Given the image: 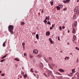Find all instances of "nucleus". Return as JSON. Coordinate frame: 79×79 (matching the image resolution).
<instances>
[{"instance_id":"1","label":"nucleus","mask_w":79,"mask_h":79,"mask_svg":"<svg viewBox=\"0 0 79 79\" xmlns=\"http://www.w3.org/2000/svg\"><path fill=\"white\" fill-rule=\"evenodd\" d=\"M13 28H14V27L13 25H9L8 27V30L10 32L11 34H13Z\"/></svg>"},{"instance_id":"2","label":"nucleus","mask_w":79,"mask_h":79,"mask_svg":"<svg viewBox=\"0 0 79 79\" xmlns=\"http://www.w3.org/2000/svg\"><path fill=\"white\" fill-rule=\"evenodd\" d=\"M74 12H76L77 15H79V7H76L75 8V9L74 10Z\"/></svg>"},{"instance_id":"3","label":"nucleus","mask_w":79,"mask_h":79,"mask_svg":"<svg viewBox=\"0 0 79 79\" xmlns=\"http://www.w3.org/2000/svg\"><path fill=\"white\" fill-rule=\"evenodd\" d=\"M47 74L48 75V76H50V74L51 76H52V77H53V74H52V71L49 70L47 73Z\"/></svg>"},{"instance_id":"4","label":"nucleus","mask_w":79,"mask_h":79,"mask_svg":"<svg viewBox=\"0 0 79 79\" xmlns=\"http://www.w3.org/2000/svg\"><path fill=\"white\" fill-rule=\"evenodd\" d=\"M70 2V0H64L62 1V2L64 3H69V2Z\"/></svg>"},{"instance_id":"5","label":"nucleus","mask_w":79,"mask_h":79,"mask_svg":"<svg viewBox=\"0 0 79 79\" xmlns=\"http://www.w3.org/2000/svg\"><path fill=\"white\" fill-rule=\"evenodd\" d=\"M39 51H37V50H35L33 51V53L34 54H35V55H37L38 53V52Z\"/></svg>"},{"instance_id":"6","label":"nucleus","mask_w":79,"mask_h":79,"mask_svg":"<svg viewBox=\"0 0 79 79\" xmlns=\"http://www.w3.org/2000/svg\"><path fill=\"white\" fill-rule=\"evenodd\" d=\"M49 40L51 43V44H54V41H52V38H50L49 39Z\"/></svg>"},{"instance_id":"7","label":"nucleus","mask_w":79,"mask_h":79,"mask_svg":"<svg viewBox=\"0 0 79 79\" xmlns=\"http://www.w3.org/2000/svg\"><path fill=\"white\" fill-rule=\"evenodd\" d=\"M74 27H76L77 26V21H75L74 23Z\"/></svg>"},{"instance_id":"8","label":"nucleus","mask_w":79,"mask_h":79,"mask_svg":"<svg viewBox=\"0 0 79 79\" xmlns=\"http://www.w3.org/2000/svg\"><path fill=\"white\" fill-rule=\"evenodd\" d=\"M50 32L49 31H47L46 33V35H48V36H49L50 35Z\"/></svg>"},{"instance_id":"9","label":"nucleus","mask_w":79,"mask_h":79,"mask_svg":"<svg viewBox=\"0 0 79 79\" xmlns=\"http://www.w3.org/2000/svg\"><path fill=\"white\" fill-rule=\"evenodd\" d=\"M74 74V73L72 72L71 73H70L69 74V76H70V77H71L73 75V74Z\"/></svg>"},{"instance_id":"10","label":"nucleus","mask_w":79,"mask_h":79,"mask_svg":"<svg viewBox=\"0 0 79 79\" xmlns=\"http://www.w3.org/2000/svg\"><path fill=\"white\" fill-rule=\"evenodd\" d=\"M59 71H60V72H61V73H63L64 72V70L61 69H59Z\"/></svg>"},{"instance_id":"11","label":"nucleus","mask_w":79,"mask_h":79,"mask_svg":"<svg viewBox=\"0 0 79 79\" xmlns=\"http://www.w3.org/2000/svg\"><path fill=\"white\" fill-rule=\"evenodd\" d=\"M73 41H74L75 40H76V36L74 35L73 36Z\"/></svg>"},{"instance_id":"12","label":"nucleus","mask_w":79,"mask_h":79,"mask_svg":"<svg viewBox=\"0 0 79 79\" xmlns=\"http://www.w3.org/2000/svg\"><path fill=\"white\" fill-rule=\"evenodd\" d=\"M76 32V29L74 28H73L72 33H75Z\"/></svg>"},{"instance_id":"13","label":"nucleus","mask_w":79,"mask_h":79,"mask_svg":"<svg viewBox=\"0 0 79 79\" xmlns=\"http://www.w3.org/2000/svg\"><path fill=\"white\" fill-rule=\"evenodd\" d=\"M36 37L37 39H39V34H37L36 35Z\"/></svg>"},{"instance_id":"14","label":"nucleus","mask_w":79,"mask_h":79,"mask_svg":"<svg viewBox=\"0 0 79 79\" xmlns=\"http://www.w3.org/2000/svg\"><path fill=\"white\" fill-rule=\"evenodd\" d=\"M50 3L52 6L53 5V0H52V1H50Z\"/></svg>"},{"instance_id":"15","label":"nucleus","mask_w":79,"mask_h":79,"mask_svg":"<svg viewBox=\"0 0 79 79\" xmlns=\"http://www.w3.org/2000/svg\"><path fill=\"white\" fill-rule=\"evenodd\" d=\"M56 8H57V9L58 10H60V7L59 6H56Z\"/></svg>"},{"instance_id":"16","label":"nucleus","mask_w":79,"mask_h":79,"mask_svg":"<svg viewBox=\"0 0 79 79\" xmlns=\"http://www.w3.org/2000/svg\"><path fill=\"white\" fill-rule=\"evenodd\" d=\"M7 54L3 56L2 57V59H3V58H6V56L7 55Z\"/></svg>"},{"instance_id":"17","label":"nucleus","mask_w":79,"mask_h":79,"mask_svg":"<svg viewBox=\"0 0 79 79\" xmlns=\"http://www.w3.org/2000/svg\"><path fill=\"white\" fill-rule=\"evenodd\" d=\"M58 6H60V8H63V6L62 5H61L60 4H59L58 5Z\"/></svg>"},{"instance_id":"18","label":"nucleus","mask_w":79,"mask_h":79,"mask_svg":"<svg viewBox=\"0 0 79 79\" xmlns=\"http://www.w3.org/2000/svg\"><path fill=\"white\" fill-rule=\"evenodd\" d=\"M24 24H25L24 22H22L21 23V26H23L24 25Z\"/></svg>"},{"instance_id":"19","label":"nucleus","mask_w":79,"mask_h":79,"mask_svg":"<svg viewBox=\"0 0 79 79\" xmlns=\"http://www.w3.org/2000/svg\"><path fill=\"white\" fill-rule=\"evenodd\" d=\"M44 60L46 62H48V58H44Z\"/></svg>"},{"instance_id":"20","label":"nucleus","mask_w":79,"mask_h":79,"mask_svg":"<svg viewBox=\"0 0 79 79\" xmlns=\"http://www.w3.org/2000/svg\"><path fill=\"white\" fill-rule=\"evenodd\" d=\"M76 15L75 14L73 17V19H75L76 17Z\"/></svg>"},{"instance_id":"21","label":"nucleus","mask_w":79,"mask_h":79,"mask_svg":"<svg viewBox=\"0 0 79 79\" xmlns=\"http://www.w3.org/2000/svg\"><path fill=\"white\" fill-rule=\"evenodd\" d=\"M15 60V61H19V60L18 58H16L15 59H14Z\"/></svg>"},{"instance_id":"22","label":"nucleus","mask_w":79,"mask_h":79,"mask_svg":"<svg viewBox=\"0 0 79 79\" xmlns=\"http://www.w3.org/2000/svg\"><path fill=\"white\" fill-rule=\"evenodd\" d=\"M72 72L73 73H75L76 71H75V69H73L72 70Z\"/></svg>"},{"instance_id":"23","label":"nucleus","mask_w":79,"mask_h":79,"mask_svg":"<svg viewBox=\"0 0 79 79\" xmlns=\"http://www.w3.org/2000/svg\"><path fill=\"white\" fill-rule=\"evenodd\" d=\"M27 74H25L24 75V78H26V77H27Z\"/></svg>"},{"instance_id":"24","label":"nucleus","mask_w":79,"mask_h":79,"mask_svg":"<svg viewBox=\"0 0 79 79\" xmlns=\"http://www.w3.org/2000/svg\"><path fill=\"white\" fill-rule=\"evenodd\" d=\"M59 29H60V31H61V30H62V27H61V26H60Z\"/></svg>"},{"instance_id":"25","label":"nucleus","mask_w":79,"mask_h":79,"mask_svg":"<svg viewBox=\"0 0 79 79\" xmlns=\"http://www.w3.org/2000/svg\"><path fill=\"white\" fill-rule=\"evenodd\" d=\"M47 24H49L50 25H51V23L50 22V21H48L47 23Z\"/></svg>"},{"instance_id":"26","label":"nucleus","mask_w":79,"mask_h":79,"mask_svg":"<svg viewBox=\"0 0 79 79\" xmlns=\"http://www.w3.org/2000/svg\"><path fill=\"white\" fill-rule=\"evenodd\" d=\"M40 67H41L42 68V67H43V64L41 63L40 65Z\"/></svg>"},{"instance_id":"27","label":"nucleus","mask_w":79,"mask_h":79,"mask_svg":"<svg viewBox=\"0 0 79 79\" xmlns=\"http://www.w3.org/2000/svg\"><path fill=\"white\" fill-rule=\"evenodd\" d=\"M5 42H4L3 43V47H5Z\"/></svg>"},{"instance_id":"28","label":"nucleus","mask_w":79,"mask_h":79,"mask_svg":"<svg viewBox=\"0 0 79 79\" xmlns=\"http://www.w3.org/2000/svg\"><path fill=\"white\" fill-rule=\"evenodd\" d=\"M56 74H57V75H61V73H59L58 72H57L56 73Z\"/></svg>"},{"instance_id":"29","label":"nucleus","mask_w":79,"mask_h":79,"mask_svg":"<svg viewBox=\"0 0 79 79\" xmlns=\"http://www.w3.org/2000/svg\"><path fill=\"white\" fill-rule=\"evenodd\" d=\"M2 76H5V73H2L1 75Z\"/></svg>"},{"instance_id":"30","label":"nucleus","mask_w":79,"mask_h":79,"mask_svg":"<svg viewBox=\"0 0 79 79\" xmlns=\"http://www.w3.org/2000/svg\"><path fill=\"white\" fill-rule=\"evenodd\" d=\"M29 56L30 58H33V56L31 55H30Z\"/></svg>"},{"instance_id":"31","label":"nucleus","mask_w":79,"mask_h":79,"mask_svg":"<svg viewBox=\"0 0 79 79\" xmlns=\"http://www.w3.org/2000/svg\"><path fill=\"white\" fill-rule=\"evenodd\" d=\"M75 49L77 50H79V48L77 47H76Z\"/></svg>"},{"instance_id":"32","label":"nucleus","mask_w":79,"mask_h":79,"mask_svg":"<svg viewBox=\"0 0 79 79\" xmlns=\"http://www.w3.org/2000/svg\"><path fill=\"white\" fill-rule=\"evenodd\" d=\"M66 10H67V8L66 7L63 9V11H66Z\"/></svg>"},{"instance_id":"33","label":"nucleus","mask_w":79,"mask_h":79,"mask_svg":"<svg viewBox=\"0 0 79 79\" xmlns=\"http://www.w3.org/2000/svg\"><path fill=\"white\" fill-rule=\"evenodd\" d=\"M41 14H44V10H42L41 12Z\"/></svg>"},{"instance_id":"34","label":"nucleus","mask_w":79,"mask_h":79,"mask_svg":"<svg viewBox=\"0 0 79 79\" xmlns=\"http://www.w3.org/2000/svg\"><path fill=\"white\" fill-rule=\"evenodd\" d=\"M21 74L22 75V76H23L24 74V73L23 72H22Z\"/></svg>"},{"instance_id":"35","label":"nucleus","mask_w":79,"mask_h":79,"mask_svg":"<svg viewBox=\"0 0 79 79\" xmlns=\"http://www.w3.org/2000/svg\"><path fill=\"white\" fill-rule=\"evenodd\" d=\"M38 56H39V57H40H40H42V55H41V54H39L38 55Z\"/></svg>"},{"instance_id":"36","label":"nucleus","mask_w":79,"mask_h":79,"mask_svg":"<svg viewBox=\"0 0 79 79\" xmlns=\"http://www.w3.org/2000/svg\"><path fill=\"white\" fill-rule=\"evenodd\" d=\"M33 69H31V73H34V71H33Z\"/></svg>"},{"instance_id":"37","label":"nucleus","mask_w":79,"mask_h":79,"mask_svg":"<svg viewBox=\"0 0 79 79\" xmlns=\"http://www.w3.org/2000/svg\"><path fill=\"white\" fill-rule=\"evenodd\" d=\"M5 59H3L2 60H1L0 61V62H3V61H5Z\"/></svg>"},{"instance_id":"38","label":"nucleus","mask_w":79,"mask_h":79,"mask_svg":"<svg viewBox=\"0 0 79 79\" xmlns=\"http://www.w3.org/2000/svg\"><path fill=\"white\" fill-rule=\"evenodd\" d=\"M49 59L50 60H52V58L51 57H49Z\"/></svg>"},{"instance_id":"39","label":"nucleus","mask_w":79,"mask_h":79,"mask_svg":"<svg viewBox=\"0 0 79 79\" xmlns=\"http://www.w3.org/2000/svg\"><path fill=\"white\" fill-rule=\"evenodd\" d=\"M25 46H23V50H25Z\"/></svg>"},{"instance_id":"40","label":"nucleus","mask_w":79,"mask_h":79,"mask_svg":"<svg viewBox=\"0 0 79 79\" xmlns=\"http://www.w3.org/2000/svg\"><path fill=\"white\" fill-rule=\"evenodd\" d=\"M22 45L23 46H24V45H25V43H23L22 44Z\"/></svg>"},{"instance_id":"41","label":"nucleus","mask_w":79,"mask_h":79,"mask_svg":"<svg viewBox=\"0 0 79 79\" xmlns=\"http://www.w3.org/2000/svg\"><path fill=\"white\" fill-rule=\"evenodd\" d=\"M24 56H27V54H26V53H25L24 54Z\"/></svg>"},{"instance_id":"42","label":"nucleus","mask_w":79,"mask_h":79,"mask_svg":"<svg viewBox=\"0 0 79 79\" xmlns=\"http://www.w3.org/2000/svg\"><path fill=\"white\" fill-rule=\"evenodd\" d=\"M58 40L60 41V36H58Z\"/></svg>"},{"instance_id":"43","label":"nucleus","mask_w":79,"mask_h":79,"mask_svg":"<svg viewBox=\"0 0 79 79\" xmlns=\"http://www.w3.org/2000/svg\"><path fill=\"white\" fill-rule=\"evenodd\" d=\"M35 73H38V71L35 70Z\"/></svg>"},{"instance_id":"44","label":"nucleus","mask_w":79,"mask_h":79,"mask_svg":"<svg viewBox=\"0 0 79 79\" xmlns=\"http://www.w3.org/2000/svg\"><path fill=\"white\" fill-rule=\"evenodd\" d=\"M65 28V27H64V26H63L62 27V28H63V29H64Z\"/></svg>"},{"instance_id":"45","label":"nucleus","mask_w":79,"mask_h":79,"mask_svg":"<svg viewBox=\"0 0 79 79\" xmlns=\"http://www.w3.org/2000/svg\"><path fill=\"white\" fill-rule=\"evenodd\" d=\"M44 75L45 76H46V77H47V76L46 75V74H45V73H44Z\"/></svg>"},{"instance_id":"46","label":"nucleus","mask_w":79,"mask_h":79,"mask_svg":"<svg viewBox=\"0 0 79 79\" xmlns=\"http://www.w3.org/2000/svg\"><path fill=\"white\" fill-rule=\"evenodd\" d=\"M44 21V23H47V21Z\"/></svg>"},{"instance_id":"47","label":"nucleus","mask_w":79,"mask_h":79,"mask_svg":"<svg viewBox=\"0 0 79 79\" xmlns=\"http://www.w3.org/2000/svg\"><path fill=\"white\" fill-rule=\"evenodd\" d=\"M50 30H52V27H50Z\"/></svg>"},{"instance_id":"48","label":"nucleus","mask_w":79,"mask_h":79,"mask_svg":"<svg viewBox=\"0 0 79 79\" xmlns=\"http://www.w3.org/2000/svg\"><path fill=\"white\" fill-rule=\"evenodd\" d=\"M48 17H46L45 19H48Z\"/></svg>"},{"instance_id":"49","label":"nucleus","mask_w":79,"mask_h":79,"mask_svg":"<svg viewBox=\"0 0 79 79\" xmlns=\"http://www.w3.org/2000/svg\"><path fill=\"white\" fill-rule=\"evenodd\" d=\"M48 21L50 19V18H49V17H48Z\"/></svg>"},{"instance_id":"50","label":"nucleus","mask_w":79,"mask_h":79,"mask_svg":"<svg viewBox=\"0 0 79 79\" xmlns=\"http://www.w3.org/2000/svg\"><path fill=\"white\" fill-rule=\"evenodd\" d=\"M69 44H70L68 42V43H67V45H69Z\"/></svg>"},{"instance_id":"51","label":"nucleus","mask_w":79,"mask_h":79,"mask_svg":"<svg viewBox=\"0 0 79 79\" xmlns=\"http://www.w3.org/2000/svg\"><path fill=\"white\" fill-rule=\"evenodd\" d=\"M52 27H54V25L52 24Z\"/></svg>"},{"instance_id":"52","label":"nucleus","mask_w":79,"mask_h":79,"mask_svg":"<svg viewBox=\"0 0 79 79\" xmlns=\"http://www.w3.org/2000/svg\"><path fill=\"white\" fill-rule=\"evenodd\" d=\"M77 79H79V76H78L77 77Z\"/></svg>"},{"instance_id":"53","label":"nucleus","mask_w":79,"mask_h":79,"mask_svg":"<svg viewBox=\"0 0 79 79\" xmlns=\"http://www.w3.org/2000/svg\"><path fill=\"white\" fill-rule=\"evenodd\" d=\"M52 66H55V64H52Z\"/></svg>"},{"instance_id":"54","label":"nucleus","mask_w":79,"mask_h":79,"mask_svg":"<svg viewBox=\"0 0 79 79\" xmlns=\"http://www.w3.org/2000/svg\"><path fill=\"white\" fill-rule=\"evenodd\" d=\"M68 33H69V30H68Z\"/></svg>"},{"instance_id":"55","label":"nucleus","mask_w":79,"mask_h":79,"mask_svg":"<svg viewBox=\"0 0 79 79\" xmlns=\"http://www.w3.org/2000/svg\"><path fill=\"white\" fill-rule=\"evenodd\" d=\"M66 57L67 59V60H69V59H68V57H67V56H66Z\"/></svg>"},{"instance_id":"56","label":"nucleus","mask_w":79,"mask_h":79,"mask_svg":"<svg viewBox=\"0 0 79 79\" xmlns=\"http://www.w3.org/2000/svg\"><path fill=\"white\" fill-rule=\"evenodd\" d=\"M47 21V19H45L44 20V21Z\"/></svg>"},{"instance_id":"57","label":"nucleus","mask_w":79,"mask_h":79,"mask_svg":"<svg viewBox=\"0 0 79 79\" xmlns=\"http://www.w3.org/2000/svg\"><path fill=\"white\" fill-rule=\"evenodd\" d=\"M37 79H39V77H36Z\"/></svg>"},{"instance_id":"58","label":"nucleus","mask_w":79,"mask_h":79,"mask_svg":"<svg viewBox=\"0 0 79 79\" xmlns=\"http://www.w3.org/2000/svg\"><path fill=\"white\" fill-rule=\"evenodd\" d=\"M78 59H77V63L78 62L77 61H78Z\"/></svg>"},{"instance_id":"59","label":"nucleus","mask_w":79,"mask_h":79,"mask_svg":"<svg viewBox=\"0 0 79 79\" xmlns=\"http://www.w3.org/2000/svg\"><path fill=\"white\" fill-rule=\"evenodd\" d=\"M34 76L35 77V76H36V75L34 74Z\"/></svg>"},{"instance_id":"60","label":"nucleus","mask_w":79,"mask_h":79,"mask_svg":"<svg viewBox=\"0 0 79 79\" xmlns=\"http://www.w3.org/2000/svg\"><path fill=\"white\" fill-rule=\"evenodd\" d=\"M0 73H2V71H0Z\"/></svg>"},{"instance_id":"61","label":"nucleus","mask_w":79,"mask_h":79,"mask_svg":"<svg viewBox=\"0 0 79 79\" xmlns=\"http://www.w3.org/2000/svg\"><path fill=\"white\" fill-rule=\"evenodd\" d=\"M64 59H65V60H66V58H65Z\"/></svg>"},{"instance_id":"62","label":"nucleus","mask_w":79,"mask_h":79,"mask_svg":"<svg viewBox=\"0 0 79 79\" xmlns=\"http://www.w3.org/2000/svg\"><path fill=\"white\" fill-rule=\"evenodd\" d=\"M35 34V32L33 33L34 34Z\"/></svg>"},{"instance_id":"63","label":"nucleus","mask_w":79,"mask_h":79,"mask_svg":"<svg viewBox=\"0 0 79 79\" xmlns=\"http://www.w3.org/2000/svg\"><path fill=\"white\" fill-rule=\"evenodd\" d=\"M70 55H73V54L72 53H71Z\"/></svg>"},{"instance_id":"64","label":"nucleus","mask_w":79,"mask_h":79,"mask_svg":"<svg viewBox=\"0 0 79 79\" xmlns=\"http://www.w3.org/2000/svg\"><path fill=\"white\" fill-rule=\"evenodd\" d=\"M78 44H79V42H78Z\"/></svg>"}]
</instances>
